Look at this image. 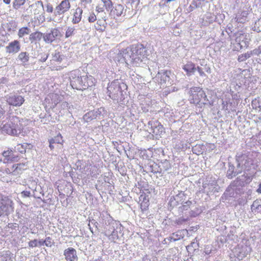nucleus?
I'll use <instances>...</instances> for the list:
<instances>
[{
	"label": "nucleus",
	"instance_id": "obj_35",
	"mask_svg": "<svg viewBox=\"0 0 261 261\" xmlns=\"http://www.w3.org/2000/svg\"><path fill=\"white\" fill-rule=\"evenodd\" d=\"M62 61V58L59 52L55 53L53 56L52 62H57L61 63Z\"/></svg>",
	"mask_w": 261,
	"mask_h": 261
},
{
	"label": "nucleus",
	"instance_id": "obj_53",
	"mask_svg": "<svg viewBox=\"0 0 261 261\" xmlns=\"http://www.w3.org/2000/svg\"><path fill=\"white\" fill-rule=\"evenodd\" d=\"M15 28H16V27H14L12 30H11V29L10 28L8 29V30L9 31H15Z\"/></svg>",
	"mask_w": 261,
	"mask_h": 261
},
{
	"label": "nucleus",
	"instance_id": "obj_13",
	"mask_svg": "<svg viewBox=\"0 0 261 261\" xmlns=\"http://www.w3.org/2000/svg\"><path fill=\"white\" fill-rule=\"evenodd\" d=\"M6 52L9 54H15L20 50V44L19 41L15 40L6 47Z\"/></svg>",
	"mask_w": 261,
	"mask_h": 261
},
{
	"label": "nucleus",
	"instance_id": "obj_37",
	"mask_svg": "<svg viewBox=\"0 0 261 261\" xmlns=\"http://www.w3.org/2000/svg\"><path fill=\"white\" fill-rule=\"evenodd\" d=\"M44 244L47 247H51L53 245L52 239L50 237H48L44 240Z\"/></svg>",
	"mask_w": 261,
	"mask_h": 261
},
{
	"label": "nucleus",
	"instance_id": "obj_3",
	"mask_svg": "<svg viewBox=\"0 0 261 261\" xmlns=\"http://www.w3.org/2000/svg\"><path fill=\"white\" fill-rule=\"evenodd\" d=\"M147 51L143 45L141 44H133L130 46L127 56L129 58L130 63L137 66L142 62L143 59L146 57Z\"/></svg>",
	"mask_w": 261,
	"mask_h": 261
},
{
	"label": "nucleus",
	"instance_id": "obj_56",
	"mask_svg": "<svg viewBox=\"0 0 261 261\" xmlns=\"http://www.w3.org/2000/svg\"><path fill=\"white\" fill-rule=\"evenodd\" d=\"M195 243L194 242H192L191 243V246H192L193 244H194Z\"/></svg>",
	"mask_w": 261,
	"mask_h": 261
},
{
	"label": "nucleus",
	"instance_id": "obj_45",
	"mask_svg": "<svg viewBox=\"0 0 261 261\" xmlns=\"http://www.w3.org/2000/svg\"><path fill=\"white\" fill-rule=\"evenodd\" d=\"M172 238L174 241L178 240L180 239V236H178V235L175 233H173L172 234Z\"/></svg>",
	"mask_w": 261,
	"mask_h": 261
},
{
	"label": "nucleus",
	"instance_id": "obj_34",
	"mask_svg": "<svg viewBox=\"0 0 261 261\" xmlns=\"http://www.w3.org/2000/svg\"><path fill=\"white\" fill-rule=\"evenodd\" d=\"M192 202L190 201H186L184 204L179 207V210L183 212L184 211H187L190 208Z\"/></svg>",
	"mask_w": 261,
	"mask_h": 261
},
{
	"label": "nucleus",
	"instance_id": "obj_30",
	"mask_svg": "<svg viewBox=\"0 0 261 261\" xmlns=\"http://www.w3.org/2000/svg\"><path fill=\"white\" fill-rule=\"evenodd\" d=\"M14 168V165L13 164L9 167H7L5 168V169L2 170L1 171L4 173H6L7 174H11L12 173H14V174H15V170Z\"/></svg>",
	"mask_w": 261,
	"mask_h": 261
},
{
	"label": "nucleus",
	"instance_id": "obj_4",
	"mask_svg": "<svg viewBox=\"0 0 261 261\" xmlns=\"http://www.w3.org/2000/svg\"><path fill=\"white\" fill-rule=\"evenodd\" d=\"M96 82V79L93 76L85 75L73 77L70 82V85L73 89L84 90L95 86Z\"/></svg>",
	"mask_w": 261,
	"mask_h": 261
},
{
	"label": "nucleus",
	"instance_id": "obj_49",
	"mask_svg": "<svg viewBox=\"0 0 261 261\" xmlns=\"http://www.w3.org/2000/svg\"><path fill=\"white\" fill-rule=\"evenodd\" d=\"M258 193H261V183L259 185L258 188L256 190Z\"/></svg>",
	"mask_w": 261,
	"mask_h": 261
},
{
	"label": "nucleus",
	"instance_id": "obj_14",
	"mask_svg": "<svg viewBox=\"0 0 261 261\" xmlns=\"http://www.w3.org/2000/svg\"><path fill=\"white\" fill-rule=\"evenodd\" d=\"M64 255L67 261H76L78 259L76 251L72 247L65 249L64 251Z\"/></svg>",
	"mask_w": 261,
	"mask_h": 261
},
{
	"label": "nucleus",
	"instance_id": "obj_57",
	"mask_svg": "<svg viewBox=\"0 0 261 261\" xmlns=\"http://www.w3.org/2000/svg\"><path fill=\"white\" fill-rule=\"evenodd\" d=\"M2 162V159L1 158H0V162Z\"/></svg>",
	"mask_w": 261,
	"mask_h": 261
},
{
	"label": "nucleus",
	"instance_id": "obj_24",
	"mask_svg": "<svg viewBox=\"0 0 261 261\" xmlns=\"http://www.w3.org/2000/svg\"><path fill=\"white\" fill-rule=\"evenodd\" d=\"M251 106L253 109L256 111L259 112L261 111V101L258 99L255 98L252 100L251 102Z\"/></svg>",
	"mask_w": 261,
	"mask_h": 261
},
{
	"label": "nucleus",
	"instance_id": "obj_51",
	"mask_svg": "<svg viewBox=\"0 0 261 261\" xmlns=\"http://www.w3.org/2000/svg\"><path fill=\"white\" fill-rule=\"evenodd\" d=\"M7 25L8 26V27H13V25H14V23L13 22H9L7 24Z\"/></svg>",
	"mask_w": 261,
	"mask_h": 261
},
{
	"label": "nucleus",
	"instance_id": "obj_17",
	"mask_svg": "<svg viewBox=\"0 0 261 261\" xmlns=\"http://www.w3.org/2000/svg\"><path fill=\"white\" fill-rule=\"evenodd\" d=\"M31 13L34 15H39L43 11L42 2L38 1L30 6Z\"/></svg>",
	"mask_w": 261,
	"mask_h": 261
},
{
	"label": "nucleus",
	"instance_id": "obj_27",
	"mask_svg": "<svg viewBox=\"0 0 261 261\" xmlns=\"http://www.w3.org/2000/svg\"><path fill=\"white\" fill-rule=\"evenodd\" d=\"M29 145V144L28 143L18 144L15 147V150L20 153H25L26 152L27 147Z\"/></svg>",
	"mask_w": 261,
	"mask_h": 261
},
{
	"label": "nucleus",
	"instance_id": "obj_31",
	"mask_svg": "<svg viewBox=\"0 0 261 261\" xmlns=\"http://www.w3.org/2000/svg\"><path fill=\"white\" fill-rule=\"evenodd\" d=\"M253 30L257 32H261V18L258 19L253 25Z\"/></svg>",
	"mask_w": 261,
	"mask_h": 261
},
{
	"label": "nucleus",
	"instance_id": "obj_43",
	"mask_svg": "<svg viewBox=\"0 0 261 261\" xmlns=\"http://www.w3.org/2000/svg\"><path fill=\"white\" fill-rule=\"evenodd\" d=\"M21 195L23 197H30L31 195V192L29 191H23L21 192Z\"/></svg>",
	"mask_w": 261,
	"mask_h": 261
},
{
	"label": "nucleus",
	"instance_id": "obj_28",
	"mask_svg": "<svg viewBox=\"0 0 261 261\" xmlns=\"http://www.w3.org/2000/svg\"><path fill=\"white\" fill-rule=\"evenodd\" d=\"M27 0H14L12 3V7L14 9L18 10L24 5Z\"/></svg>",
	"mask_w": 261,
	"mask_h": 261
},
{
	"label": "nucleus",
	"instance_id": "obj_9",
	"mask_svg": "<svg viewBox=\"0 0 261 261\" xmlns=\"http://www.w3.org/2000/svg\"><path fill=\"white\" fill-rule=\"evenodd\" d=\"M71 7L69 0H63L55 8L56 16L61 15L68 12Z\"/></svg>",
	"mask_w": 261,
	"mask_h": 261
},
{
	"label": "nucleus",
	"instance_id": "obj_32",
	"mask_svg": "<svg viewBox=\"0 0 261 261\" xmlns=\"http://www.w3.org/2000/svg\"><path fill=\"white\" fill-rule=\"evenodd\" d=\"M103 4V6L107 11L110 10L113 6V3L111 0H101Z\"/></svg>",
	"mask_w": 261,
	"mask_h": 261
},
{
	"label": "nucleus",
	"instance_id": "obj_54",
	"mask_svg": "<svg viewBox=\"0 0 261 261\" xmlns=\"http://www.w3.org/2000/svg\"><path fill=\"white\" fill-rule=\"evenodd\" d=\"M129 2H131L132 3H134L135 2V0H128ZM138 3L140 2V0H137Z\"/></svg>",
	"mask_w": 261,
	"mask_h": 261
},
{
	"label": "nucleus",
	"instance_id": "obj_8",
	"mask_svg": "<svg viewBox=\"0 0 261 261\" xmlns=\"http://www.w3.org/2000/svg\"><path fill=\"white\" fill-rule=\"evenodd\" d=\"M62 34L58 28L51 29L50 32L44 34L43 40L47 43H50L55 41L58 38H60Z\"/></svg>",
	"mask_w": 261,
	"mask_h": 261
},
{
	"label": "nucleus",
	"instance_id": "obj_33",
	"mask_svg": "<svg viewBox=\"0 0 261 261\" xmlns=\"http://www.w3.org/2000/svg\"><path fill=\"white\" fill-rule=\"evenodd\" d=\"M250 54L249 53H245L243 54H241L240 56H239L238 60L239 62H242L243 61H246L247 59L250 58Z\"/></svg>",
	"mask_w": 261,
	"mask_h": 261
},
{
	"label": "nucleus",
	"instance_id": "obj_39",
	"mask_svg": "<svg viewBox=\"0 0 261 261\" xmlns=\"http://www.w3.org/2000/svg\"><path fill=\"white\" fill-rule=\"evenodd\" d=\"M96 20V16L94 13L90 14L88 17V21L89 22H94Z\"/></svg>",
	"mask_w": 261,
	"mask_h": 261
},
{
	"label": "nucleus",
	"instance_id": "obj_12",
	"mask_svg": "<svg viewBox=\"0 0 261 261\" xmlns=\"http://www.w3.org/2000/svg\"><path fill=\"white\" fill-rule=\"evenodd\" d=\"M140 207L142 212L147 211L149 206V199L148 195L143 192L139 197Z\"/></svg>",
	"mask_w": 261,
	"mask_h": 261
},
{
	"label": "nucleus",
	"instance_id": "obj_18",
	"mask_svg": "<svg viewBox=\"0 0 261 261\" xmlns=\"http://www.w3.org/2000/svg\"><path fill=\"white\" fill-rule=\"evenodd\" d=\"M48 142L49 144V147L51 150H53L55 148L54 144H59L63 146L64 143V140L62 135L60 133H59L56 136L49 139Z\"/></svg>",
	"mask_w": 261,
	"mask_h": 261
},
{
	"label": "nucleus",
	"instance_id": "obj_15",
	"mask_svg": "<svg viewBox=\"0 0 261 261\" xmlns=\"http://www.w3.org/2000/svg\"><path fill=\"white\" fill-rule=\"evenodd\" d=\"M83 12L82 9L79 7L72 10L71 22L73 24H77L81 21Z\"/></svg>",
	"mask_w": 261,
	"mask_h": 261
},
{
	"label": "nucleus",
	"instance_id": "obj_40",
	"mask_svg": "<svg viewBox=\"0 0 261 261\" xmlns=\"http://www.w3.org/2000/svg\"><path fill=\"white\" fill-rule=\"evenodd\" d=\"M46 11L47 13H53L54 11V8L51 4H47L46 6Z\"/></svg>",
	"mask_w": 261,
	"mask_h": 261
},
{
	"label": "nucleus",
	"instance_id": "obj_5",
	"mask_svg": "<svg viewBox=\"0 0 261 261\" xmlns=\"http://www.w3.org/2000/svg\"><path fill=\"white\" fill-rule=\"evenodd\" d=\"M13 202L8 196H2L0 198V217L3 215H8L13 212Z\"/></svg>",
	"mask_w": 261,
	"mask_h": 261
},
{
	"label": "nucleus",
	"instance_id": "obj_10",
	"mask_svg": "<svg viewBox=\"0 0 261 261\" xmlns=\"http://www.w3.org/2000/svg\"><path fill=\"white\" fill-rule=\"evenodd\" d=\"M3 156L4 158V163H10L17 162L19 160L18 155H15L14 154V151L12 149L7 148V150H4L2 153Z\"/></svg>",
	"mask_w": 261,
	"mask_h": 261
},
{
	"label": "nucleus",
	"instance_id": "obj_21",
	"mask_svg": "<svg viewBox=\"0 0 261 261\" xmlns=\"http://www.w3.org/2000/svg\"><path fill=\"white\" fill-rule=\"evenodd\" d=\"M249 14L248 11L243 10L239 12L235 17L236 21L238 23H244Z\"/></svg>",
	"mask_w": 261,
	"mask_h": 261
},
{
	"label": "nucleus",
	"instance_id": "obj_41",
	"mask_svg": "<svg viewBox=\"0 0 261 261\" xmlns=\"http://www.w3.org/2000/svg\"><path fill=\"white\" fill-rule=\"evenodd\" d=\"M196 70H197V71H198L199 73V75L201 76H205L206 75L205 74V73L204 72V71H203V69H202L201 67H199V66H197L196 67Z\"/></svg>",
	"mask_w": 261,
	"mask_h": 261
},
{
	"label": "nucleus",
	"instance_id": "obj_7",
	"mask_svg": "<svg viewBox=\"0 0 261 261\" xmlns=\"http://www.w3.org/2000/svg\"><path fill=\"white\" fill-rule=\"evenodd\" d=\"M108 93L109 97L113 99H118L122 95V90L120 84L112 82L108 87Z\"/></svg>",
	"mask_w": 261,
	"mask_h": 261
},
{
	"label": "nucleus",
	"instance_id": "obj_26",
	"mask_svg": "<svg viewBox=\"0 0 261 261\" xmlns=\"http://www.w3.org/2000/svg\"><path fill=\"white\" fill-rule=\"evenodd\" d=\"M30 32V29L27 27H22L20 28L18 32V36L19 38H22L25 35H28Z\"/></svg>",
	"mask_w": 261,
	"mask_h": 261
},
{
	"label": "nucleus",
	"instance_id": "obj_42",
	"mask_svg": "<svg viewBox=\"0 0 261 261\" xmlns=\"http://www.w3.org/2000/svg\"><path fill=\"white\" fill-rule=\"evenodd\" d=\"M82 5L86 6L87 5L91 3L92 0H80Z\"/></svg>",
	"mask_w": 261,
	"mask_h": 261
},
{
	"label": "nucleus",
	"instance_id": "obj_29",
	"mask_svg": "<svg viewBox=\"0 0 261 261\" xmlns=\"http://www.w3.org/2000/svg\"><path fill=\"white\" fill-rule=\"evenodd\" d=\"M18 59L23 63H27L29 60V55L27 52H21L18 56Z\"/></svg>",
	"mask_w": 261,
	"mask_h": 261
},
{
	"label": "nucleus",
	"instance_id": "obj_22",
	"mask_svg": "<svg viewBox=\"0 0 261 261\" xmlns=\"http://www.w3.org/2000/svg\"><path fill=\"white\" fill-rule=\"evenodd\" d=\"M14 165L15 170V174L21 173L23 171L27 170L28 168L27 163L14 164Z\"/></svg>",
	"mask_w": 261,
	"mask_h": 261
},
{
	"label": "nucleus",
	"instance_id": "obj_47",
	"mask_svg": "<svg viewBox=\"0 0 261 261\" xmlns=\"http://www.w3.org/2000/svg\"><path fill=\"white\" fill-rule=\"evenodd\" d=\"M96 10L99 12H103V8H101V7H100L99 6H97L96 8Z\"/></svg>",
	"mask_w": 261,
	"mask_h": 261
},
{
	"label": "nucleus",
	"instance_id": "obj_25",
	"mask_svg": "<svg viewBox=\"0 0 261 261\" xmlns=\"http://www.w3.org/2000/svg\"><path fill=\"white\" fill-rule=\"evenodd\" d=\"M164 129L163 126L160 123L153 128L152 133L156 137L160 136L164 132Z\"/></svg>",
	"mask_w": 261,
	"mask_h": 261
},
{
	"label": "nucleus",
	"instance_id": "obj_16",
	"mask_svg": "<svg viewBox=\"0 0 261 261\" xmlns=\"http://www.w3.org/2000/svg\"><path fill=\"white\" fill-rule=\"evenodd\" d=\"M247 40L246 35L245 33L242 32L237 33L236 41L238 43L240 49L247 46L248 42Z\"/></svg>",
	"mask_w": 261,
	"mask_h": 261
},
{
	"label": "nucleus",
	"instance_id": "obj_1",
	"mask_svg": "<svg viewBox=\"0 0 261 261\" xmlns=\"http://www.w3.org/2000/svg\"><path fill=\"white\" fill-rule=\"evenodd\" d=\"M23 119L16 116L9 117L8 122L2 124L1 130L8 135L17 136L24 130Z\"/></svg>",
	"mask_w": 261,
	"mask_h": 261
},
{
	"label": "nucleus",
	"instance_id": "obj_2",
	"mask_svg": "<svg viewBox=\"0 0 261 261\" xmlns=\"http://www.w3.org/2000/svg\"><path fill=\"white\" fill-rule=\"evenodd\" d=\"M189 101L191 103L194 104L202 108L206 105H211L205 91L200 87H193L190 88L189 92Z\"/></svg>",
	"mask_w": 261,
	"mask_h": 261
},
{
	"label": "nucleus",
	"instance_id": "obj_36",
	"mask_svg": "<svg viewBox=\"0 0 261 261\" xmlns=\"http://www.w3.org/2000/svg\"><path fill=\"white\" fill-rule=\"evenodd\" d=\"M251 210L254 214H256L258 212V210L261 211V205L258 204L255 206V203L254 202L252 205Z\"/></svg>",
	"mask_w": 261,
	"mask_h": 261
},
{
	"label": "nucleus",
	"instance_id": "obj_6",
	"mask_svg": "<svg viewBox=\"0 0 261 261\" xmlns=\"http://www.w3.org/2000/svg\"><path fill=\"white\" fill-rule=\"evenodd\" d=\"M7 103L13 107H20L24 102V97L17 93H10L5 96Z\"/></svg>",
	"mask_w": 261,
	"mask_h": 261
},
{
	"label": "nucleus",
	"instance_id": "obj_55",
	"mask_svg": "<svg viewBox=\"0 0 261 261\" xmlns=\"http://www.w3.org/2000/svg\"><path fill=\"white\" fill-rule=\"evenodd\" d=\"M211 69L210 67H208L207 69L206 70L207 72H210Z\"/></svg>",
	"mask_w": 261,
	"mask_h": 261
},
{
	"label": "nucleus",
	"instance_id": "obj_52",
	"mask_svg": "<svg viewBox=\"0 0 261 261\" xmlns=\"http://www.w3.org/2000/svg\"><path fill=\"white\" fill-rule=\"evenodd\" d=\"M47 57H48V56H46L45 57H44V58H42V59H41V61L42 62H45V61H46V60H47Z\"/></svg>",
	"mask_w": 261,
	"mask_h": 261
},
{
	"label": "nucleus",
	"instance_id": "obj_20",
	"mask_svg": "<svg viewBox=\"0 0 261 261\" xmlns=\"http://www.w3.org/2000/svg\"><path fill=\"white\" fill-rule=\"evenodd\" d=\"M43 34L40 32L36 31L30 34L29 39L31 43L39 42L42 38H43Z\"/></svg>",
	"mask_w": 261,
	"mask_h": 261
},
{
	"label": "nucleus",
	"instance_id": "obj_50",
	"mask_svg": "<svg viewBox=\"0 0 261 261\" xmlns=\"http://www.w3.org/2000/svg\"><path fill=\"white\" fill-rule=\"evenodd\" d=\"M89 261H102V260L100 257H98L96 259H92L91 260H90Z\"/></svg>",
	"mask_w": 261,
	"mask_h": 261
},
{
	"label": "nucleus",
	"instance_id": "obj_23",
	"mask_svg": "<svg viewBox=\"0 0 261 261\" xmlns=\"http://www.w3.org/2000/svg\"><path fill=\"white\" fill-rule=\"evenodd\" d=\"M65 31V38H71L75 34V27L71 25L68 26L66 28Z\"/></svg>",
	"mask_w": 261,
	"mask_h": 261
},
{
	"label": "nucleus",
	"instance_id": "obj_38",
	"mask_svg": "<svg viewBox=\"0 0 261 261\" xmlns=\"http://www.w3.org/2000/svg\"><path fill=\"white\" fill-rule=\"evenodd\" d=\"M29 246L30 247L32 248L38 246V240L34 239L33 240L30 241L29 242Z\"/></svg>",
	"mask_w": 261,
	"mask_h": 261
},
{
	"label": "nucleus",
	"instance_id": "obj_11",
	"mask_svg": "<svg viewBox=\"0 0 261 261\" xmlns=\"http://www.w3.org/2000/svg\"><path fill=\"white\" fill-rule=\"evenodd\" d=\"M124 7L121 4H116L110 9L109 15L113 19H117L123 13Z\"/></svg>",
	"mask_w": 261,
	"mask_h": 261
},
{
	"label": "nucleus",
	"instance_id": "obj_19",
	"mask_svg": "<svg viewBox=\"0 0 261 261\" xmlns=\"http://www.w3.org/2000/svg\"><path fill=\"white\" fill-rule=\"evenodd\" d=\"M182 69L186 72L188 75H191L195 72L196 67L194 63L189 61L183 66Z\"/></svg>",
	"mask_w": 261,
	"mask_h": 261
},
{
	"label": "nucleus",
	"instance_id": "obj_48",
	"mask_svg": "<svg viewBox=\"0 0 261 261\" xmlns=\"http://www.w3.org/2000/svg\"><path fill=\"white\" fill-rule=\"evenodd\" d=\"M3 2L6 5H9L11 0H3Z\"/></svg>",
	"mask_w": 261,
	"mask_h": 261
},
{
	"label": "nucleus",
	"instance_id": "obj_46",
	"mask_svg": "<svg viewBox=\"0 0 261 261\" xmlns=\"http://www.w3.org/2000/svg\"><path fill=\"white\" fill-rule=\"evenodd\" d=\"M45 245L44 244V240H39L38 241V246H42V245Z\"/></svg>",
	"mask_w": 261,
	"mask_h": 261
},
{
	"label": "nucleus",
	"instance_id": "obj_44",
	"mask_svg": "<svg viewBox=\"0 0 261 261\" xmlns=\"http://www.w3.org/2000/svg\"><path fill=\"white\" fill-rule=\"evenodd\" d=\"M254 54L258 55L261 54V45H259L257 48L253 50Z\"/></svg>",
	"mask_w": 261,
	"mask_h": 261
}]
</instances>
